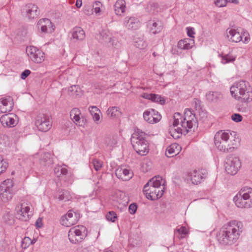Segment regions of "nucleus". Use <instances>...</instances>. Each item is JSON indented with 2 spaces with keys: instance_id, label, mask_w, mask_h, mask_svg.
Segmentation results:
<instances>
[{
  "instance_id": "obj_1",
  "label": "nucleus",
  "mask_w": 252,
  "mask_h": 252,
  "mask_svg": "<svg viewBox=\"0 0 252 252\" xmlns=\"http://www.w3.org/2000/svg\"><path fill=\"white\" fill-rule=\"evenodd\" d=\"M173 126L174 128L170 131L171 136L174 138H178L183 133L186 134L189 131L194 130L198 126V121L193 111L186 109L184 116L180 113H175L173 116Z\"/></svg>"
},
{
  "instance_id": "obj_2",
  "label": "nucleus",
  "mask_w": 252,
  "mask_h": 252,
  "mask_svg": "<svg viewBox=\"0 0 252 252\" xmlns=\"http://www.w3.org/2000/svg\"><path fill=\"white\" fill-rule=\"evenodd\" d=\"M242 225L237 220H232L224 225L219 232L217 237L220 244L231 245L238 239L242 232Z\"/></svg>"
},
{
  "instance_id": "obj_3",
  "label": "nucleus",
  "mask_w": 252,
  "mask_h": 252,
  "mask_svg": "<svg viewBox=\"0 0 252 252\" xmlns=\"http://www.w3.org/2000/svg\"><path fill=\"white\" fill-rule=\"evenodd\" d=\"M230 91L233 97L242 102H250L252 101V88L250 83L241 80L234 83L230 87Z\"/></svg>"
},
{
  "instance_id": "obj_4",
  "label": "nucleus",
  "mask_w": 252,
  "mask_h": 252,
  "mask_svg": "<svg viewBox=\"0 0 252 252\" xmlns=\"http://www.w3.org/2000/svg\"><path fill=\"white\" fill-rule=\"evenodd\" d=\"M165 181L160 176H155L150 179L143 188V192L146 197L151 200H156L160 198L163 194Z\"/></svg>"
},
{
  "instance_id": "obj_5",
  "label": "nucleus",
  "mask_w": 252,
  "mask_h": 252,
  "mask_svg": "<svg viewBox=\"0 0 252 252\" xmlns=\"http://www.w3.org/2000/svg\"><path fill=\"white\" fill-rule=\"evenodd\" d=\"M229 132L220 130L216 132L214 136V143L216 148L224 153L232 152L234 147L229 144Z\"/></svg>"
},
{
  "instance_id": "obj_6",
  "label": "nucleus",
  "mask_w": 252,
  "mask_h": 252,
  "mask_svg": "<svg viewBox=\"0 0 252 252\" xmlns=\"http://www.w3.org/2000/svg\"><path fill=\"white\" fill-rule=\"evenodd\" d=\"M87 235V230L83 225H77L71 228L68 233L70 242L74 244L82 242Z\"/></svg>"
},
{
  "instance_id": "obj_7",
  "label": "nucleus",
  "mask_w": 252,
  "mask_h": 252,
  "mask_svg": "<svg viewBox=\"0 0 252 252\" xmlns=\"http://www.w3.org/2000/svg\"><path fill=\"white\" fill-rule=\"evenodd\" d=\"M15 193L14 182L12 180L7 179L0 185V198L4 202L10 200Z\"/></svg>"
},
{
  "instance_id": "obj_8",
  "label": "nucleus",
  "mask_w": 252,
  "mask_h": 252,
  "mask_svg": "<svg viewBox=\"0 0 252 252\" xmlns=\"http://www.w3.org/2000/svg\"><path fill=\"white\" fill-rule=\"evenodd\" d=\"M241 166V163L238 157L233 156H228L225 161L226 172L231 175H235Z\"/></svg>"
},
{
  "instance_id": "obj_9",
  "label": "nucleus",
  "mask_w": 252,
  "mask_h": 252,
  "mask_svg": "<svg viewBox=\"0 0 252 252\" xmlns=\"http://www.w3.org/2000/svg\"><path fill=\"white\" fill-rule=\"evenodd\" d=\"M20 10L22 15L29 20L37 18L40 14L38 6L32 3L25 4L21 7Z\"/></svg>"
},
{
  "instance_id": "obj_10",
  "label": "nucleus",
  "mask_w": 252,
  "mask_h": 252,
  "mask_svg": "<svg viewBox=\"0 0 252 252\" xmlns=\"http://www.w3.org/2000/svg\"><path fill=\"white\" fill-rule=\"evenodd\" d=\"M80 218V214L78 211L70 210L62 217L61 223L64 226L69 227L77 223Z\"/></svg>"
},
{
  "instance_id": "obj_11",
  "label": "nucleus",
  "mask_w": 252,
  "mask_h": 252,
  "mask_svg": "<svg viewBox=\"0 0 252 252\" xmlns=\"http://www.w3.org/2000/svg\"><path fill=\"white\" fill-rule=\"evenodd\" d=\"M26 52L30 59L35 63H40L44 61V53L36 47L31 46L27 48Z\"/></svg>"
},
{
  "instance_id": "obj_12",
  "label": "nucleus",
  "mask_w": 252,
  "mask_h": 252,
  "mask_svg": "<svg viewBox=\"0 0 252 252\" xmlns=\"http://www.w3.org/2000/svg\"><path fill=\"white\" fill-rule=\"evenodd\" d=\"M39 130L43 132L48 131L52 126V122L49 116L44 114L39 115L35 122Z\"/></svg>"
},
{
  "instance_id": "obj_13",
  "label": "nucleus",
  "mask_w": 252,
  "mask_h": 252,
  "mask_svg": "<svg viewBox=\"0 0 252 252\" xmlns=\"http://www.w3.org/2000/svg\"><path fill=\"white\" fill-rule=\"evenodd\" d=\"M207 174L208 173L206 169H201L194 170L190 172L189 176L192 183L197 185L204 180L207 176Z\"/></svg>"
},
{
  "instance_id": "obj_14",
  "label": "nucleus",
  "mask_w": 252,
  "mask_h": 252,
  "mask_svg": "<svg viewBox=\"0 0 252 252\" xmlns=\"http://www.w3.org/2000/svg\"><path fill=\"white\" fill-rule=\"evenodd\" d=\"M143 118L147 123L151 124L157 123L161 119L160 114L156 110L149 109L143 113Z\"/></svg>"
},
{
  "instance_id": "obj_15",
  "label": "nucleus",
  "mask_w": 252,
  "mask_h": 252,
  "mask_svg": "<svg viewBox=\"0 0 252 252\" xmlns=\"http://www.w3.org/2000/svg\"><path fill=\"white\" fill-rule=\"evenodd\" d=\"M136 153L141 156L146 155L149 152V146L147 141L134 142L131 144Z\"/></svg>"
},
{
  "instance_id": "obj_16",
  "label": "nucleus",
  "mask_w": 252,
  "mask_h": 252,
  "mask_svg": "<svg viewBox=\"0 0 252 252\" xmlns=\"http://www.w3.org/2000/svg\"><path fill=\"white\" fill-rule=\"evenodd\" d=\"M38 29L44 33H51L54 31V27L51 21L47 18H43L38 21L37 23Z\"/></svg>"
},
{
  "instance_id": "obj_17",
  "label": "nucleus",
  "mask_w": 252,
  "mask_h": 252,
  "mask_svg": "<svg viewBox=\"0 0 252 252\" xmlns=\"http://www.w3.org/2000/svg\"><path fill=\"white\" fill-rule=\"evenodd\" d=\"M115 174L118 178L123 181H128L132 178V173L130 170L124 167H118L115 170Z\"/></svg>"
},
{
  "instance_id": "obj_18",
  "label": "nucleus",
  "mask_w": 252,
  "mask_h": 252,
  "mask_svg": "<svg viewBox=\"0 0 252 252\" xmlns=\"http://www.w3.org/2000/svg\"><path fill=\"white\" fill-rule=\"evenodd\" d=\"M226 36L229 41L237 43L242 40V32L240 33L235 29L228 28L226 31Z\"/></svg>"
},
{
  "instance_id": "obj_19",
  "label": "nucleus",
  "mask_w": 252,
  "mask_h": 252,
  "mask_svg": "<svg viewBox=\"0 0 252 252\" xmlns=\"http://www.w3.org/2000/svg\"><path fill=\"white\" fill-rule=\"evenodd\" d=\"M13 107V102L11 97L0 99V113H5L10 111Z\"/></svg>"
},
{
  "instance_id": "obj_20",
  "label": "nucleus",
  "mask_w": 252,
  "mask_h": 252,
  "mask_svg": "<svg viewBox=\"0 0 252 252\" xmlns=\"http://www.w3.org/2000/svg\"><path fill=\"white\" fill-rule=\"evenodd\" d=\"M71 34V39L75 41H82L86 36L85 31L80 27H75L72 29L70 32Z\"/></svg>"
},
{
  "instance_id": "obj_21",
  "label": "nucleus",
  "mask_w": 252,
  "mask_h": 252,
  "mask_svg": "<svg viewBox=\"0 0 252 252\" xmlns=\"http://www.w3.org/2000/svg\"><path fill=\"white\" fill-rule=\"evenodd\" d=\"M30 210V208L29 206H24V205L21 204L20 211L18 212H17V219L22 221L28 220L32 215Z\"/></svg>"
},
{
  "instance_id": "obj_22",
  "label": "nucleus",
  "mask_w": 252,
  "mask_h": 252,
  "mask_svg": "<svg viewBox=\"0 0 252 252\" xmlns=\"http://www.w3.org/2000/svg\"><path fill=\"white\" fill-rule=\"evenodd\" d=\"M243 190L241 189L239 192L234 197L233 201L237 207L240 208H248L247 205L249 204L246 201V199L243 193Z\"/></svg>"
},
{
  "instance_id": "obj_23",
  "label": "nucleus",
  "mask_w": 252,
  "mask_h": 252,
  "mask_svg": "<svg viewBox=\"0 0 252 252\" xmlns=\"http://www.w3.org/2000/svg\"><path fill=\"white\" fill-rule=\"evenodd\" d=\"M147 27L150 32L154 34L158 33L162 29L161 23L159 21L149 20L147 23Z\"/></svg>"
},
{
  "instance_id": "obj_24",
  "label": "nucleus",
  "mask_w": 252,
  "mask_h": 252,
  "mask_svg": "<svg viewBox=\"0 0 252 252\" xmlns=\"http://www.w3.org/2000/svg\"><path fill=\"white\" fill-rule=\"evenodd\" d=\"M181 147L177 143H173L169 146L165 152L167 157L171 158L179 154L181 150Z\"/></svg>"
},
{
  "instance_id": "obj_25",
  "label": "nucleus",
  "mask_w": 252,
  "mask_h": 252,
  "mask_svg": "<svg viewBox=\"0 0 252 252\" xmlns=\"http://www.w3.org/2000/svg\"><path fill=\"white\" fill-rule=\"evenodd\" d=\"M147 134L145 132L142 131L139 129L135 130L134 132L132 134L131 137V143H133L134 142H139L141 141H147L146 136Z\"/></svg>"
},
{
  "instance_id": "obj_26",
  "label": "nucleus",
  "mask_w": 252,
  "mask_h": 252,
  "mask_svg": "<svg viewBox=\"0 0 252 252\" xmlns=\"http://www.w3.org/2000/svg\"><path fill=\"white\" fill-rule=\"evenodd\" d=\"M126 27L128 29L135 30L139 26L138 20L137 18L133 17L125 18Z\"/></svg>"
},
{
  "instance_id": "obj_27",
  "label": "nucleus",
  "mask_w": 252,
  "mask_h": 252,
  "mask_svg": "<svg viewBox=\"0 0 252 252\" xmlns=\"http://www.w3.org/2000/svg\"><path fill=\"white\" fill-rule=\"evenodd\" d=\"M194 44L193 40L189 39L186 38L183 40H180L177 44L178 48L182 50H188L191 49Z\"/></svg>"
},
{
  "instance_id": "obj_28",
  "label": "nucleus",
  "mask_w": 252,
  "mask_h": 252,
  "mask_svg": "<svg viewBox=\"0 0 252 252\" xmlns=\"http://www.w3.org/2000/svg\"><path fill=\"white\" fill-rule=\"evenodd\" d=\"M126 1L124 0H117L114 5V10L116 15H121L126 10Z\"/></svg>"
},
{
  "instance_id": "obj_29",
  "label": "nucleus",
  "mask_w": 252,
  "mask_h": 252,
  "mask_svg": "<svg viewBox=\"0 0 252 252\" xmlns=\"http://www.w3.org/2000/svg\"><path fill=\"white\" fill-rule=\"evenodd\" d=\"M241 190L244 191L243 193H245L244 196L246 201L249 203L247 205L248 208L252 207V188L245 187L241 189Z\"/></svg>"
},
{
  "instance_id": "obj_30",
  "label": "nucleus",
  "mask_w": 252,
  "mask_h": 252,
  "mask_svg": "<svg viewBox=\"0 0 252 252\" xmlns=\"http://www.w3.org/2000/svg\"><path fill=\"white\" fill-rule=\"evenodd\" d=\"M40 160L41 164L49 166L54 162L53 156L49 153H45L41 155Z\"/></svg>"
},
{
  "instance_id": "obj_31",
  "label": "nucleus",
  "mask_w": 252,
  "mask_h": 252,
  "mask_svg": "<svg viewBox=\"0 0 252 252\" xmlns=\"http://www.w3.org/2000/svg\"><path fill=\"white\" fill-rule=\"evenodd\" d=\"M68 95L73 97L77 98L82 95V91L78 85H72L68 89Z\"/></svg>"
},
{
  "instance_id": "obj_32",
  "label": "nucleus",
  "mask_w": 252,
  "mask_h": 252,
  "mask_svg": "<svg viewBox=\"0 0 252 252\" xmlns=\"http://www.w3.org/2000/svg\"><path fill=\"white\" fill-rule=\"evenodd\" d=\"M0 121L3 126L13 127L15 120L13 117H10L9 115L6 114L2 115L0 117Z\"/></svg>"
},
{
  "instance_id": "obj_33",
  "label": "nucleus",
  "mask_w": 252,
  "mask_h": 252,
  "mask_svg": "<svg viewBox=\"0 0 252 252\" xmlns=\"http://www.w3.org/2000/svg\"><path fill=\"white\" fill-rule=\"evenodd\" d=\"M206 97L208 101L210 102H217L222 98V94L219 92H209L206 94Z\"/></svg>"
},
{
  "instance_id": "obj_34",
  "label": "nucleus",
  "mask_w": 252,
  "mask_h": 252,
  "mask_svg": "<svg viewBox=\"0 0 252 252\" xmlns=\"http://www.w3.org/2000/svg\"><path fill=\"white\" fill-rule=\"evenodd\" d=\"M118 142V136L116 134L110 135L105 138V144L110 148L115 147Z\"/></svg>"
},
{
  "instance_id": "obj_35",
  "label": "nucleus",
  "mask_w": 252,
  "mask_h": 252,
  "mask_svg": "<svg viewBox=\"0 0 252 252\" xmlns=\"http://www.w3.org/2000/svg\"><path fill=\"white\" fill-rule=\"evenodd\" d=\"M68 170L66 166L63 164L62 165H57L54 168V173L58 177H62L67 174Z\"/></svg>"
},
{
  "instance_id": "obj_36",
  "label": "nucleus",
  "mask_w": 252,
  "mask_h": 252,
  "mask_svg": "<svg viewBox=\"0 0 252 252\" xmlns=\"http://www.w3.org/2000/svg\"><path fill=\"white\" fill-rule=\"evenodd\" d=\"M81 115V112L80 110L77 108H73L70 112V116L71 119L72 120V121L74 123H77L76 124H78L79 125H80V115Z\"/></svg>"
},
{
  "instance_id": "obj_37",
  "label": "nucleus",
  "mask_w": 252,
  "mask_h": 252,
  "mask_svg": "<svg viewBox=\"0 0 252 252\" xmlns=\"http://www.w3.org/2000/svg\"><path fill=\"white\" fill-rule=\"evenodd\" d=\"M146 11L150 14H156L158 11V3L150 2L148 3L145 8Z\"/></svg>"
},
{
  "instance_id": "obj_38",
  "label": "nucleus",
  "mask_w": 252,
  "mask_h": 252,
  "mask_svg": "<svg viewBox=\"0 0 252 252\" xmlns=\"http://www.w3.org/2000/svg\"><path fill=\"white\" fill-rule=\"evenodd\" d=\"M107 114L109 117L116 118L120 116L121 112L119 107L113 106L108 109Z\"/></svg>"
},
{
  "instance_id": "obj_39",
  "label": "nucleus",
  "mask_w": 252,
  "mask_h": 252,
  "mask_svg": "<svg viewBox=\"0 0 252 252\" xmlns=\"http://www.w3.org/2000/svg\"><path fill=\"white\" fill-rule=\"evenodd\" d=\"M71 198V194L68 190H62L59 192L58 199L60 200L66 201Z\"/></svg>"
},
{
  "instance_id": "obj_40",
  "label": "nucleus",
  "mask_w": 252,
  "mask_h": 252,
  "mask_svg": "<svg viewBox=\"0 0 252 252\" xmlns=\"http://www.w3.org/2000/svg\"><path fill=\"white\" fill-rule=\"evenodd\" d=\"M92 6L95 14L97 15H100L101 8L103 6L102 3L99 1H95Z\"/></svg>"
},
{
  "instance_id": "obj_41",
  "label": "nucleus",
  "mask_w": 252,
  "mask_h": 252,
  "mask_svg": "<svg viewBox=\"0 0 252 252\" xmlns=\"http://www.w3.org/2000/svg\"><path fill=\"white\" fill-rule=\"evenodd\" d=\"M152 101L158 103L160 104L163 105L165 103V99L162 97L160 95L153 94Z\"/></svg>"
},
{
  "instance_id": "obj_42",
  "label": "nucleus",
  "mask_w": 252,
  "mask_h": 252,
  "mask_svg": "<svg viewBox=\"0 0 252 252\" xmlns=\"http://www.w3.org/2000/svg\"><path fill=\"white\" fill-rule=\"evenodd\" d=\"M101 36L102 37V39L105 42L111 41L110 40L111 39L112 35L109 31L107 30H103L101 33Z\"/></svg>"
},
{
  "instance_id": "obj_43",
  "label": "nucleus",
  "mask_w": 252,
  "mask_h": 252,
  "mask_svg": "<svg viewBox=\"0 0 252 252\" xmlns=\"http://www.w3.org/2000/svg\"><path fill=\"white\" fill-rule=\"evenodd\" d=\"M235 57L232 56L231 54H228L222 56L221 62L223 64H225L234 61Z\"/></svg>"
},
{
  "instance_id": "obj_44",
  "label": "nucleus",
  "mask_w": 252,
  "mask_h": 252,
  "mask_svg": "<svg viewBox=\"0 0 252 252\" xmlns=\"http://www.w3.org/2000/svg\"><path fill=\"white\" fill-rule=\"evenodd\" d=\"M134 46L140 49H143L147 47V43L143 39H139L138 40L135 41Z\"/></svg>"
},
{
  "instance_id": "obj_45",
  "label": "nucleus",
  "mask_w": 252,
  "mask_h": 252,
  "mask_svg": "<svg viewBox=\"0 0 252 252\" xmlns=\"http://www.w3.org/2000/svg\"><path fill=\"white\" fill-rule=\"evenodd\" d=\"M32 244L31 239L28 237H25L21 241V247L23 249L27 248L31 244Z\"/></svg>"
},
{
  "instance_id": "obj_46",
  "label": "nucleus",
  "mask_w": 252,
  "mask_h": 252,
  "mask_svg": "<svg viewBox=\"0 0 252 252\" xmlns=\"http://www.w3.org/2000/svg\"><path fill=\"white\" fill-rule=\"evenodd\" d=\"M106 218L108 220L114 222L117 218V216L115 212L110 211L106 214Z\"/></svg>"
},
{
  "instance_id": "obj_47",
  "label": "nucleus",
  "mask_w": 252,
  "mask_h": 252,
  "mask_svg": "<svg viewBox=\"0 0 252 252\" xmlns=\"http://www.w3.org/2000/svg\"><path fill=\"white\" fill-rule=\"evenodd\" d=\"M92 163L96 171L99 170L102 167V162L97 159H94L93 160Z\"/></svg>"
},
{
  "instance_id": "obj_48",
  "label": "nucleus",
  "mask_w": 252,
  "mask_h": 252,
  "mask_svg": "<svg viewBox=\"0 0 252 252\" xmlns=\"http://www.w3.org/2000/svg\"><path fill=\"white\" fill-rule=\"evenodd\" d=\"M83 12L87 15H91L93 13V9L92 5H84Z\"/></svg>"
},
{
  "instance_id": "obj_49",
  "label": "nucleus",
  "mask_w": 252,
  "mask_h": 252,
  "mask_svg": "<svg viewBox=\"0 0 252 252\" xmlns=\"http://www.w3.org/2000/svg\"><path fill=\"white\" fill-rule=\"evenodd\" d=\"M228 2L227 0H215L216 5L219 7L225 6Z\"/></svg>"
},
{
  "instance_id": "obj_50",
  "label": "nucleus",
  "mask_w": 252,
  "mask_h": 252,
  "mask_svg": "<svg viewBox=\"0 0 252 252\" xmlns=\"http://www.w3.org/2000/svg\"><path fill=\"white\" fill-rule=\"evenodd\" d=\"M232 120L235 122H240L242 120V116L239 114H233L231 115Z\"/></svg>"
},
{
  "instance_id": "obj_51",
  "label": "nucleus",
  "mask_w": 252,
  "mask_h": 252,
  "mask_svg": "<svg viewBox=\"0 0 252 252\" xmlns=\"http://www.w3.org/2000/svg\"><path fill=\"white\" fill-rule=\"evenodd\" d=\"M243 36L244 37V40H242L243 43H247L250 40L249 33L246 31L243 30L242 31Z\"/></svg>"
},
{
  "instance_id": "obj_52",
  "label": "nucleus",
  "mask_w": 252,
  "mask_h": 252,
  "mask_svg": "<svg viewBox=\"0 0 252 252\" xmlns=\"http://www.w3.org/2000/svg\"><path fill=\"white\" fill-rule=\"evenodd\" d=\"M137 205L135 203H132L130 204L128 207V211L130 214H134L137 210Z\"/></svg>"
},
{
  "instance_id": "obj_53",
  "label": "nucleus",
  "mask_w": 252,
  "mask_h": 252,
  "mask_svg": "<svg viewBox=\"0 0 252 252\" xmlns=\"http://www.w3.org/2000/svg\"><path fill=\"white\" fill-rule=\"evenodd\" d=\"M175 231L180 234L186 235L188 234V231L185 226H181L179 228H177L176 229Z\"/></svg>"
},
{
  "instance_id": "obj_54",
  "label": "nucleus",
  "mask_w": 252,
  "mask_h": 252,
  "mask_svg": "<svg viewBox=\"0 0 252 252\" xmlns=\"http://www.w3.org/2000/svg\"><path fill=\"white\" fill-rule=\"evenodd\" d=\"M89 110L91 114V115H93L95 113H97L100 112V110L96 106H90L89 108Z\"/></svg>"
},
{
  "instance_id": "obj_55",
  "label": "nucleus",
  "mask_w": 252,
  "mask_h": 252,
  "mask_svg": "<svg viewBox=\"0 0 252 252\" xmlns=\"http://www.w3.org/2000/svg\"><path fill=\"white\" fill-rule=\"evenodd\" d=\"M187 30V34L190 37H194V34L195 32H194V29L192 28L187 27L186 28Z\"/></svg>"
},
{
  "instance_id": "obj_56",
  "label": "nucleus",
  "mask_w": 252,
  "mask_h": 252,
  "mask_svg": "<svg viewBox=\"0 0 252 252\" xmlns=\"http://www.w3.org/2000/svg\"><path fill=\"white\" fill-rule=\"evenodd\" d=\"M153 95V94H148L146 93H143L140 95V96L141 97L144 98L151 100L152 99Z\"/></svg>"
},
{
  "instance_id": "obj_57",
  "label": "nucleus",
  "mask_w": 252,
  "mask_h": 252,
  "mask_svg": "<svg viewBox=\"0 0 252 252\" xmlns=\"http://www.w3.org/2000/svg\"><path fill=\"white\" fill-rule=\"evenodd\" d=\"M8 167V163L6 161H4L1 163V166L0 167V175Z\"/></svg>"
},
{
  "instance_id": "obj_58",
  "label": "nucleus",
  "mask_w": 252,
  "mask_h": 252,
  "mask_svg": "<svg viewBox=\"0 0 252 252\" xmlns=\"http://www.w3.org/2000/svg\"><path fill=\"white\" fill-rule=\"evenodd\" d=\"M31 71L29 69L24 70L21 74V78L25 79L31 73Z\"/></svg>"
},
{
  "instance_id": "obj_59",
  "label": "nucleus",
  "mask_w": 252,
  "mask_h": 252,
  "mask_svg": "<svg viewBox=\"0 0 252 252\" xmlns=\"http://www.w3.org/2000/svg\"><path fill=\"white\" fill-rule=\"evenodd\" d=\"M10 217L9 215H6L4 216V220L7 223L11 225L14 223V220L13 219H10Z\"/></svg>"
},
{
  "instance_id": "obj_60",
  "label": "nucleus",
  "mask_w": 252,
  "mask_h": 252,
  "mask_svg": "<svg viewBox=\"0 0 252 252\" xmlns=\"http://www.w3.org/2000/svg\"><path fill=\"white\" fill-rule=\"evenodd\" d=\"M42 219L39 218L35 222V225L38 228H40L42 226L43 224L42 223Z\"/></svg>"
},
{
  "instance_id": "obj_61",
  "label": "nucleus",
  "mask_w": 252,
  "mask_h": 252,
  "mask_svg": "<svg viewBox=\"0 0 252 252\" xmlns=\"http://www.w3.org/2000/svg\"><path fill=\"white\" fill-rule=\"evenodd\" d=\"M110 40H111V41L108 42L110 43L112 46H115L117 45L118 41L115 38L111 37V39H110Z\"/></svg>"
},
{
  "instance_id": "obj_62",
  "label": "nucleus",
  "mask_w": 252,
  "mask_h": 252,
  "mask_svg": "<svg viewBox=\"0 0 252 252\" xmlns=\"http://www.w3.org/2000/svg\"><path fill=\"white\" fill-rule=\"evenodd\" d=\"M92 116L93 117V119L95 122L98 121L99 120L100 117L99 115V113H95L93 115H92Z\"/></svg>"
},
{
  "instance_id": "obj_63",
  "label": "nucleus",
  "mask_w": 252,
  "mask_h": 252,
  "mask_svg": "<svg viewBox=\"0 0 252 252\" xmlns=\"http://www.w3.org/2000/svg\"><path fill=\"white\" fill-rule=\"evenodd\" d=\"M75 5H76V6L77 8L81 7L82 5V0H77L76 1Z\"/></svg>"
},
{
  "instance_id": "obj_64",
  "label": "nucleus",
  "mask_w": 252,
  "mask_h": 252,
  "mask_svg": "<svg viewBox=\"0 0 252 252\" xmlns=\"http://www.w3.org/2000/svg\"><path fill=\"white\" fill-rule=\"evenodd\" d=\"M228 1L231 3H237L238 1L237 0H228Z\"/></svg>"
}]
</instances>
